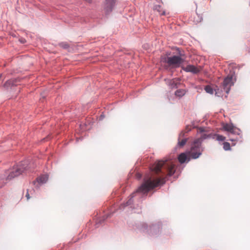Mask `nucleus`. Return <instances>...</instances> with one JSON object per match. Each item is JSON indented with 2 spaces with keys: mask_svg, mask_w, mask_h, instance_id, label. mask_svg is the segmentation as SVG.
I'll use <instances>...</instances> for the list:
<instances>
[{
  "mask_svg": "<svg viewBox=\"0 0 250 250\" xmlns=\"http://www.w3.org/2000/svg\"><path fill=\"white\" fill-rule=\"evenodd\" d=\"M175 167L172 159H166L165 160L156 162L151 167L152 170L156 173H162V169L164 168L167 173V176L162 178L148 177L145 179L143 183L136 191L130 195L129 199L125 203L121 204L119 208L123 209L125 207L132 205L134 197L141 199L142 201L143 196H146L150 190L165 184L167 180V176H171L175 172Z\"/></svg>",
  "mask_w": 250,
  "mask_h": 250,
  "instance_id": "1",
  "label": "nucleus"
},
{
  "mask_svg": "<svg viewBox=\"0 0 250 250\" xmlns=\"http://www.w3.org/2000/svg\"><path fill=\"white\" fill-rule=\"evenodd\" d=\"M176 55L170 57L166 56H161V62L163 63H167L168 67L171 68H177L181 65L185 61L186 55L185 51L180 48L176 47Z\"/></svg>",
  "mask_w": 250,
  "mask_h": 250,
  "instance_id": "2",
  "label": "nucleus"
},
{
  "mask_svg": "<svg viewBox=\"0 0 250 250\" xmlns=\"http://www.w3.org/2000/svg\"><path fill=\"white\" fill-rule=\"evenodd\" d=\"M29 162L28 160H24L20 162L16 167L8 173V175L4 176V177H0V183H2L5 184L7 181L10 180L16 177H17L22 173L24 172L28 169Z\"/></svg>",
  "mask_w": 250,
  "mask_h": 250,
  "instance_id": "3",
  "label": "nucleus"
},
{
  "mask_svg": "<svg viewBox=\"0 0 250 250\" xmlns=\"http://www.w3.org/2000/svg\"><path fill=\"white\" fill-rule=\"evenodd\" d=\"M137 228L143 232H146L151 236H155L160 232L162 224L158 222L148 226L146 223L142 222L138 225Z\"/></svg>",
  "mask_w": 250,
  "mask_h": 250,
  "instance_id": "4",
  "label": "nucleus"
},
{
  "mask_svg": "<svg viewBox=\"0 0 250 250\" xmlns=\"http://www.w3.org/2000/svg\"><path fill=\"white\" fill-rule=\"evenodd\" d=\"M203 148L199 140H195L191 145L190 150L188 151V153L192 159L198 158L202 154Z\"/></svg>",
  "mask_w": 250,
  "mask_h": 250,
  "instance_id": "5",
  "label": "nucleus"
},
{
  "mask_svg": "<svg viewBox=\"0 0 250 250\" xmlns=\"http://www.w3.org/2000/svg\"><path fill=\"white\" fill-rule=\"evenodd\" d=\"M233 85V82H232V76L229 75L224 80L221 84V89L227 93L228 94L230 89L231 86Z\"/></svg>",
  "mask_w": 250,
  "mask_h": 250,
  "instance_id": "6",
  "label": "nucleus"
},
{
  "mask_svg": "<svg viewBox=\"0 0 250 250\" xmlns=\"http://www.w3.org/2000/svg\"><path fill=\"white\" fill-rule=\"evenodd\" d=\"M21 82L20 78L12 79L7 81L4 84V87L6 89L12 88L14 86H16L19 84Z\"/></svg>",
  "mask_w": 250,
  "mask_h": 250,
  "instance_id": "7",
  "label": "nucleus"
},
{
  "mask_svg": "<svg viewBox=\"0 0 250 250\" xmlns=\"http://www.w3.org/2000/svg\"><path fill=\"white\" fill-rule=\"evenodd\" d=\"M225 130L233 134H239L240 130L234 127L232 124H225L223 125Z\"/></svg>",
  "mask_w": 250,
  "mask_h": 250,
  "instance_id": "8",
  "label": "nucleus"
},
{
  "mask_svg": "<svg viewBox=\"0 0 250 250\" xmlns=\"http://www.w3.org/2000/svg\"><path fill=\"white\" fill-rule=\"evenodd\" d=\"M179 163L181 164L186 163H188L190 161L192 158L188 153V151L186 152L181 153L178 157Z\"/></svg>",
  "mask_w": 250,
  "mask_h": 250,
  "instance_id": "9",
  "label": "nucleus"
},
{
  "mask_svg": "<svg viewBox=\"0 0 250 250\" xmlns=\"http://www.w3.org/2000/svg\"><path fill=\"white\" fill-rule=\"evenodd\" d=\"M115 4V0H106L104 10L106 14H108L112 11Z\"/></svg>",
  "mask_w": 250,
  "mask_h": 250,
  "instance_id": "10",
  "label": "nucleus"
},
{
  "mask_svg": "<svg viewBox=\"0 0 250 250\" xmlns=\"http://www.w3.org/2000/svg\"><path fill=\"white\" fill-rule=\"evenodd\" d=\"M183 69L186 72H191L194 74H198L200 72V70L193 65H188L186 67H183Z\"/></svg>",
  "mask_w": 250,
  "mask_h": 250,
  "instance_id": "11",
  "label": "nucleus"
},
{
  "mask_svg": "<svg viewBox=\"0 0 250 250\" xmlns=\"http://www.w3.org/2000/svg\"><path fill=\"white\" fill-rule=\"evenodd\" d=\"M185 135V132L182 131L180 132V133L179 134V137H178V144H177V146H179L180 147H182L183 146H184L185 144H186L187 141H188V138H183L181 140H180L181 138H183Z\"/></svg>",
  "mask_w": 250,
  "mask_h": 250,
  "instance_id": "12",
  "label": "nucleus"
},
{
  "mask_svg": "<svg viewBox=\"0 0 250 250\" xmlns=\"http://www.w3.org/2000/svg\"><path fill=\"white\" fill-rule=\"evenodd\" d=\"M48 175H43L36 179V180L38 183L40 184H44L48 180Z\"/></svg>",
  "mask_w": 250,
  "mask_h": 250,
  "instance_id": "13",
  "label": "nucleus"
},
{
  "mask_svg": "<svg viewBox=\"0 0 250 250\" xmlns=\"http://www.w3.org/2000/svg\"><path fill=\"white\" fill-rule=\"evenodd\" d=\"M178 83H179L177 81L173 79L169 81L168 85L170 88L175 89L178 88Z\"/></svg>",
  "mask_w": 250,
  "mask_h": 250,
  "instance_id": "14",
  "label": "nucleus"
},
{
  "mask_svg": "<svg viewBox=\"0 0 250 250\" xmlns=\"http://www.w3.org/2000/svg\"><path fill=\"white\" fill-rule=\"evenodd\" d=\"M213 136V134L210 133L208 134H207L205 133L202 134L201 137L199 138L196 139V140H199L201 143H202V142L204 140L208 139V138H212V137Z\"/></svg>",
  "mask_w": 250,
  "mask_h": 250,
  "instance_id": "15",
  "label": "nucleus"
},
{
  "mask_svg": "<svg viewBox=\"0 0 250 250\" xmlns=\"http://www.w3.org/2000/svg\"><path fill=\"white\" fill-rule=\"evenodd\" d=\"M113 213L110 214H107L103 216L102 218H100L96 224V227H98L99 224H102L104 221L108 217H109Z\"/></svg>",
  "mask_w": 250,
  "mask_h": 250,
  "instance_id": "16",
  "label": "nucleus"
},
{
  "mask_svg": "<svg viewBox=\"0 0 250 250\" xmlns=\"http://www.w3.org/2000/svg\"><path fill=\"white\" fill-rule=\"evenodd\" d=\"M153 10L158 11L161 15H165L166 14L165 11H162V7L160 5H154L153 7Z\"/></svg>",
  "mask_w": 250,
  "mask_h": 250,
  "instance_id": "17",
  "label": "nucleus"
},
{
  "mask_svg": "<svg viewBox=\"0 0 250 250\" xmlns=\"http://www.w3.org/2000/svg\"><path fill=\"white\" fill-rule=\"evenodd\" d=\"M212 139H216L218 141H224L226 140V137L220 134H213Z\"/></svg>",
  "mask_w": 250,
  "mask_h": 250,
  "instance_id": "18",
  "label": "nucleus"
},
{
  "mask_svg": "<svg viewBox=\"0 0 250 250\" xmlns=\"http://www.w3.org/2000/svg\"><path fill=\"white\" fill-rule=\"evenodd\" d=\"M186 94V91L184 89H180L177 90L175 92V96L179 97H182L184 95H185Z\"/></svg>",
  "mask_w": 250,
  "mask_h": 250,
  "instance_id": "19",
  "label": "nucleus"
},
{
  "mask_svg": "<svg viewBox=\"0 0 250 250\" xmlns=\"http://www.w3.org/2000/svg\"><path fill=\"white\" fill-rule=\"evenodd\" d=\"M206 92L208 93L212 94L213 93V88L209 85H207L205 87Z\"/></svg>",
  "mask_w": 250,
  "mask_h": 250,
  "instance_id": "20",
  "label": "nucleus"
},
{
  "mask_svg": "<svg viewBox=\"0 0 250 250\" xmlns=\"http://www.w3.org/2000/svg\"><path fill=\"white\" fill-rule=\"evenodd\" d=\"M59 45L63 49H68L69 47V44L67 42H60Z\"/></svg>",
  "mask_w": 250,
  "mask_h": 250,
  "instance_id": "21",
  "label": "nucleus"
},
{
  "mask_svg": "<svg viewBox=\"0 0 250 250\" xmlns=\"http://www.w3.org/2000/svg\"><path fill=\"white\" fill-rule=\"evenodd\" d=\"M223 148L225 150L228 151L231 149L230 144L228 142H224L223 144Z\"/></svg>",
  "mask_w": 250,
  "mask_h": 250,
  "instance_id": "22",
  "label": "nucleus"
},
{
  "mask_svg": "<svg viewBox=\"0 0 250 250\" xmlns=\"http://www.w3.org/2000/svg\"><path fill=\"white\" fill-rule=\"evenodd\" d=\"M198 131L200 133H202L205 131V130L204 128L201 127L198 128Z\"/></svg>",
  "mask_w": 250,
  "mask_h": 250,
  "instance_id": "23",
  "label": "nucleus"
},
{
  "mask_svg": "<svg viewBox=\"0 0 250 250\" xmlns=\"http://www.w3.org/2000/svg\"><path fill=\"white\" fill-rule=\"evenodd\" d=\"M25 197H26L27 200H29L30 198L29 193L28 192V189L27 190V192L26 193Z\"/></svg>",
  "mask_w": 250,
  "mask_h": 250,
  "instance_id": "24",
  "label": "nucleus"
},
{
  "mask_svg": "<svg viewBox=\"0 0 250 250\" xmlns=\"http://www.w3.org/2000/svg\"><path fill=\"white\" fill-rule=\"evenodd\" d=\"M170 55H171L170 52H167L165 55H164V56H166V57H170Z\"/></svg>",
  "mask_w": 250,
  "mask_h": 250,
  "instance_id": "25",
  "label": "nucleus"
},
{
  "mask_svg": "<svg viewBox=\"0 0 250 250\" xmlns=\"http://www.w3.org/2000/svg\"><path fill=\"white\" fill-rule=\"evenodd\" d=\"M202 20V18H199L196 21H194V22L198 23L199 22H201Z\"/></svg>",
  "mask_w": 250,
  "mask_h": 250,
  "instance_id": "26",
  "label": "nucleus"
},
{
  "mask_svg": "<svg viewBox=\"0 0 250 250\" xmlns=\"http://www.w3.org/2000/svg\"><path fill=\"white\" fill-rule=\"evenodd\" d=\"M229 140L230 141L233 142V141H235L236 139H229Z\"/></svg>",
  "mask_w": 250,
  "mask_h": 250,
  "instance_id": "27",
  "label": "nucleus"
},
{
  "mask_svg": "<svg viewBox=\"0 0 250 250\" xmlns=\"http://www.w3.org/2000/svg\"><path fill=\"white\" fill-rule=\"evenodd\" d=\"M141 177V175L140 174H138V178H140Z\"/></svg>",
  "mask_w": 250,
  "mask_h": 250,
  "instance_id": "28",
  "label": "nucleus"
},
{
  "mask_svg": "<svg viewBox=\"0 0 250 250\" xmlns=\"http://www.w3.org/2000/svg\"><path fill=\"white\" fill-rule=\"evenodd\" d=\"M23 40H20V42H22V43H23L24 42V41H23Z\"/></svg>",
  "mask_w": 250,
  "mask_h": 250,
  "instance_id": "29",
  "label": "nucleus"
},
{
  "mask_svg": "<svg viewBox=\"0 0 250 250\" xmlns=\"http://www.w3.org/2000/svg\"><path fill=\"white\" fill-rule=\"evenodd\" d=\"M104 117V116H103L102 115H101V117H100V118L101 119H103V118Z\"/></svg>",
  "mask_w": 250,
  "mask_h": 250,
  "instance_id": "30",
  "label": "nucleus"
},
{
  "mask_svg": "<svg viewBox=\"0 0 250 250\" xmlns=\"http://www.w3.org/2000/svg\"><path fill=\"white\" fill-rule=\"evenodd\" d=\"M197 16H198V18H199V16H198V15H197Z\"/></svg>",
  "mask_w": 250,
  "mask_h": 250,
  "instance_id": "31",
  "label": "nucleus"
},
{
  "mask_svg": "<svg viewBox=\"0 0 250 250\" xmlns=\"http://www.w3.org/2000/svg\"><path fill=\"white\" fill-rule=\"evenodd\" d=\"M249 52L250 53V50H249Z\"/></svg>",
  "mask_w": 250,
  "mask_h": 250,
  "instance_id": "32",
  "label": "nucleus"
}]
</instances>
